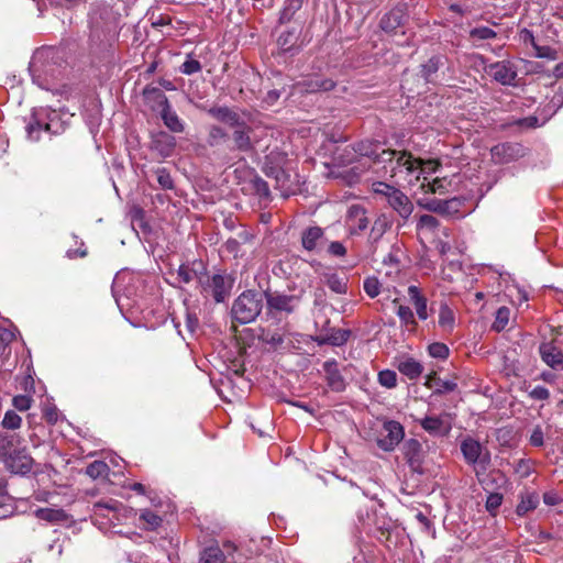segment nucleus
I'll return each mask as SVG.
<instances>
[{"mask_svg":"<svg viewBox=\"0 0 563 563\" xmlns=\"http://www.w3.org/2000/svg\"><path fill=\"white\" fill-rule=\"evenodd\" d=\"M380 163L390 177L401 176L408 184H413L417 172V158L410 152L396 150H382Z\"/></svg>","mask_w":563,"mask_h":563,"instance_id":"obj_1","label":"nucleus"},{"mask_svg":"<svg viewBox=\"0 0 563 563\" xmlns=\"http://www.w3.org/2000/svg\"><path fill=\"white\" fill-rule=\"evenodd\" d=\"M407 21L406 4H398L382 16L379 26L388 36L396 38L397 45L409 46L413 38V32H408L405 29Z\"/></svg>","mask_w":563,"mask_h":563,"instance_id":"obj_2","label":"nucleus"},{"mask_svg":"<svg viewBox=\"0 0 563 563\" xmlns=\"http://www.w3.org/2000/svg\"><path fill=\"white\" fill-rule=\"evenodd\" d=\"M263 308V295L254 290L243 291L233 302L232 316L242 323H250L256 319Z\"/></svg>","mask_w":563,"mask_h":563,"instance_id":"obj_3","label":"nucleus"},{"mask_svg":"<svg viewBox=\"0 0 563 563\" xmlns=\"http://www.w3.org/2000/svg\"><path fill=\"white\" fill-rule=\"evenodd\" d=\"M60 128V118L57 111L48 108L35 109L32 121L26 126L27 137L31 141H37L42 131L56 134Z\"/></svg>","mask_w":563,"mask_h":563,"instance_id":"obj_4","label":"nucleus"},{"mask_svg":"<svg viewBox=\"0 0 563 563\" xmlns=\"http://www.w3.org/2000/svg\"><path fill=\"white\" fill-rule=\"evenodd\" d=\"M461 452L465 462L472 465L477 477L485 474L489 463V452L475 439L467 437L461 442Z\"/></svg>","mask_w":563,"mask_h":563,"instance_id":"obj_5","label":"nucleus"},{"mask_svg":"<svg viewBox=\"0 0 563 563\" xmlns=\"http://www.w3.org/2000/svg\"><path fill=\"white\" fill-rule=\"evenodd\" d=\"M144 95L148 100L157 103L161 110V118L168 130L174 133H181L185 130L184 122L179 119L177 113L172 109L166 95L156 87L145 88Z\"/></svg>","mask_w":563,"mask_h":563,"instance_id":"obj_6","label":"nucleus"},{"mask_svg":"<svg viewBox=\"0 0 563 563\" xmlns=\"http://www.w3.org/2000/svg\"><path fill=\"white\" fill-rule=\"evenodd\" d=\"M418 206L430 212L441 216H455L460 212L463 201L460 198L438 199V198H420Z\"/></svg>","mask_w":563,"mask_h":563,"instance_id":"obj_7","label":"nucleus"},{"mask_svg":"<svg viewBox=\"0 0 563 563\" xmlns=\"http://www.w3.org/2000/svg\"><path fill=\"white\" fill-rule=\"evenodd\" d=\"M484 71L503 86H514L517 78V67L510 60L490 63L484 67Z\"/></svg>","mask_w":563,"mask_h":563,"instance_id":"obj_8","label":"nucleus"},{"mask_svg":"<svg viewBox=\"0 0 563 563\" xmlns=\"http://www.w3.org/2000/svg\"><path fill=\"white\" fill-rule=\"evenodd\" d=\"M264 296L269 310L287 314L292 313L301 300V295H286L278 291H265Z\"/></svg>","mask_w":563,"mask_h":563,"instance_id":"obj_9","label":"nucleus"},{"mask_svg":"<svg viewBox=\"0 0 563 563\" xmlns=\"http://www.w3.org/2000/svg\"><path fill=\"white\" fill-rule=\"evenodd\" d=\"M490 153L495 163L505 164L523 157L526 148L520 143H501L495 145Z\"/></svg>","mask_w":563,"mask_h":563,"instance_id":"obj_10","label":"nucleus"},{"mask_svg":"<svg viewBox=\"0 0 563 563\" xmlns=\"http://www.w3.org/2000/svg\"><path fill=\"white\" fill-rule=\"evenodd\" d=\"M231 287L232 284L228 277L216 274L202 285V292L205 296L213 297L217 302H221L229 295Z\"/></svg>","mask_w":563,"mask_h":563,"instance_id":"obj_11","label":"nucleus"},{"mask_svg":"<svg viewBox=\"0 0 563 563\" xmlns=\"http://www.w3.org/2000/svg\"><path fill=\"white\" fill-rule=\"evenodd\" d=\"M3 463L11 473L25 475L32 471L34 461L26 449H16Z\"/></svg>","mask_w":563,"mask_h":563,"instance_id":"obj_12","label":"nucleus"},{"mask_svg":"<svg viewBox=\"0 0 563 563\" xmlns=\"http://www.w3.org/2000/svg\"><path fill=\"white\" fill-rule=\"evenodd\" d=\"M386 435L378 440V445L385 451H391L404 439L402 426L397 421H388L384 424Z\"/></svg>","mask_w":563,"mask_h":563,"instance_id":"obj_13","label":"nucleus"},{"mask_svg":"<svg viewBox=\"0 0 563 563\" xmlns=\"http://www.w3.org/2000/svg\"><path fill=\"white\" fill-rule=\"evenodd\" d=\"M232 128L234 129L232 134L234 147L241 152H251L255 143L251 137L252 128L241 120L238 125Z\"/></svg>","mask_w":563,"mask_h":563,"instance_id":"obj_14","label":"nucleus"},{"mask_svg":"<svg viewBox=\"0 0 563 563\" xmlns=\"http://www.w3.org/2000/svg\"><path fill=\"white\" fill-rule=\"evenodd\" d=\"M346 223L351 234L364 231L368 225L365 208L360 205H352L347 210Z\"/></svg>","mask_w":563,"mask_h":563,"instance_id":"obj_15","label":"nucleus"},{"mask_svg":"<svg viewBox=\"0 0 563 563\" xmlns=\"http://www.w3.org/2000/svg\"><path fill=\"white\" fill-rule=\"evenodd\" d=\"M402 452L410 468L415 472L422 473V448L420 442L415 439L406 441Z\"/></svg>","mask_w":563,"mask_h":563,"instance_id":"obj_16","label":"nucleus"},{"mask_svg":"<svg viewBox=\"0 0 563 563\" xmlns=\"http://www.w3.org/2000/svg\"><path fill=\"white\" fill-rule=\"evenodd\" d=\"M323 371L328 386L333 391H342L345 388V380L340 373L339 364L335 360H328L323 363Z\"/></svg>","mask_w":563,"mask_h":563,"instance_id":"obj_17","label":"nucleus"},{"mask_svg":"<svg viewBox=\"0 0 563 563\" xmlns=\"http://www.w3.org/2000/svg\"><path fill=\"white\" fill-rule=\"evenodd\" d=\"M542 361L554 371H563V353L552 343H542L539 347Z\"/></svg>","mask_w":563,"mask_h":563,"instance_id":"obj_18","label":"nucleus"},{"mask_svg":"<svg viewBox=\"0 0 563 563\" xmlns=\"http://www.w3.org/2000/svg\"><path fill=\"white\" fill-rule=\"evenodd\" d=\"M388 206L405 221L410 218L415 209L410 198L400 189L391 197Z\"/></svg>","mask_w":563,"mask_h":563,"instance_id":"obj_19","label":"nucleus"},{"mask_svg":"<svg viewBox=\"0 0 563 563\" xmlns=\"http://www.w3.org/2000/svg\"><path fill=\"white\" fill-rule=\"evenodd\" d=\"M176 147V139L167 132L161 131L153 136L152 148L163 158L173 155Z\"/></svg>","mask_w":563,"mask_h":563,"instance_id":"obj_20","label":"nucleus"},{"mask_svg":"<svg viewBox=\"0 0 563 563\" xmlns=\"http://www.w3.org/2000/svg\"><path fill=\"white\" fill-rule=\"evenodd\" d=\"M452 180L448 177H435L430 179V177L424 176V180L420 184V189L424 194L432 195H446L451 191Z\"/></svg>","mask_w":563,"mask_h":563,"instance_id":"obj_21","label":"nucleus"},{"mask_svg":"<svg viewBox=\"0 0 563 563\" xmlns=\"http://www.w3.org/2000/svg\"><path fill=\"white\" fill-rule=\"evenodd\" d=\"M324 240V230L320 227H309L301 233V245L308 252L317 251Z\"/></svg>","mask_w":563,"mask_h":563,"instance_id":"obj_22","label":"nucleus"},{"mask_svg":"<svg viewBox=\"0 0 563 563\" xmlns=\"http://www.w3.org/2000/svg\"><path fill=\"white\" fill-rule=\"evenodd\" d=\"M408 296L410 302L413 305L417 316L420 320L424 321L429 317L428 312V299L422 295L420 288L416 285L408 287Z\"/></svg>","mask_w":563,"mask_h":563,"instance_id":"obj_23","label":"nucleus"},{"mask_svg":"<svg viewBox=\"0 0 563 563\" xmlns=\"http://www.w3.org/2000/svg\"><path fill=\"white\" fill-rule=\"evenodd\" d=\"M300 34L297 30H287L280 33L277 38L278 48L283 53H295L298 52L300 44Z\"/></svg>","mask_w":563,"mask_h":563,"instance_id":"obj_24","label":"nucleus"},{"mask_svg":"<svg viewBox=\"0 0 563 563\" xmlns=\"http://www.w3.org/2000/svg\"><path fill=\"white\" fill-rule=\"evenodd\" d=\"M519 499L520 500L516 507V514L519 517L527 516L529 512L534 510L540 503V496L537 492L525 490L520 493Z\"/></svg>","mask_w":563,"mask_h":563,"instance_id":"obj_25","label":"nucleus"},{"mask_svg":"<svg viewBox=\"0 0 563 563\" xmlns=\"http://www.w3.org/2000/svg\"><path fill=\"white\" fill-rule=\"evenodd\" d=\"M393 303L396 308V314L400 319L401 325L409 332H415L418 328V322L411 308L400 303L398 298H395Z\"/></svg>","mask_w":563,"mask_h":563,"instance_id":"obj_26","label":"nucleus"},{"mask_svg":"<svg viewBox=\"0 0 563 563\" xmlns=\"http://www.w3.org/2000/svg\"><path fill=\"white\" fill-rule=\"evenodd\" d=\"M420 426L430 434L446 435L451 429V424L439 417L428 416L420 420Z\"/></svg>","mask_w":563,"mask_h":563,"instance_id":"obj_27","label":"nucleus"},{"mask_svg":"<svg viewBox=\"0 0 563 563\" xmlns=\"http://www.w3.org/2000/svg\"><path fill=\"white\" fill-rule=\"evenodd\" d=\"M354 152L360 156L372 158L375 163H380V146L378 142L361 141L355 144Z\"/></svg>","mask_w":563,"mask_h":563,"instance_id":"obj_28","label":"nucleus"},{"mask_svg":"<svg viewBox=\"0 0 563 563\" xmlns=\"http://www.w3.org/2000/svg\"><path fill=\"white\" fill-rule=\"evenodd\" d=\"M208 113L229 126L238 125L241 120L240 115L228 107H213L208 109Z\"/></svg>","mask_w":563,"mask_h":563,"instance_id":"obj_29","label":"nucleus"},{"mask_svg":"<svg viewBox=\"0 0 563 563\" xmlns=\"http://www.w3.org/2000/svg\"><path fill=\"white\" fill-rule=\"evenodd\" d=\"M418 168L416 174L413 175V181H422L424 180V176L429 177L432 174H435L441 167V163L439 159H421L417 158Z\"/></svg>","mask_w":563,"mask_h":563,"instance_id":"obj_30","label":"nucleus"},{"mask_svg":"<svg viewBox=\"0 0 563 563\" xmlns=\"http://www.w3.org/2000/svg\"><path fill=\"white\" fill-rule=\"evenodd\" d=\"M20 443V438L13 434H0V461L5 462L16 449L15 445Z\"/></svg>","mask_w":563,"mask_h":563,"instance_id":"obj_31","label":"nucleus"},{"mask_svg":"<svg viewBox=\"0 0 563 563\" xmlns=\"http://www.w3.org/2000/svg\"><path fill=\"white\" fill-rule=\"evenodd\" d=\"M398 371L409 379H416L422 374L423 366L415 358H407L399 363Z\"/></svg>","mask_w":563,"mask_h":563,"instance_id":"obj_32","label":"nucleus"},{"mask_svg":"<svg viewBox=\"0 0 563 563\" xmlns=\"http://www.w3.org/2000/svg\"><path fill=\"white\" fill-rule=\"evenodd\" d=\"M327 286L335 294H346L347 291V279L338 274H327L324 276Z\"/></svg>","mask_w":563,"mask_h":563,"instance_id":"obj_33","label":"nucleus"},{"mask_svg":"<svg viewBox=\"0 0 563 563\" xmlns=\"http://www.w3.org/2000/svg\"><path fill=\"white\" fill-rule=\"evenodd\" d=\"M372 190L375 195L388 203L391 200V197L395 196V194L399 190V188L385 181H375L372 185Z\"/></svg>","mask_w":563,"mask_h":563,"instance_id":"obj_34","label":"nucleus"},{"mask_svg":"<svg viewBox=\"0 0 563 563\" xmlns=\"http://www.w3.org/2000/svg\"><path fill=\"white\" fill-rule=\"evenodd\" d=\"M439 325L445 331H452L455 322L453 310L448 305H441L439 310Z\"/></svg>","mask_w":563,"mask_h":563,"instance_id":"obj_35","label":"nucleus"},{"mask_svg":"<svg viewBox=\"0 0 563 563\" xmlns=\"http://www.w3.org/2000/svg\"><path fill=\"white\" fill-rule=\"evenodd\" d=\"M301 5V0H285L284 8L279 14V23H288L295 13L300 10Z\"/></svg>","mask_w":563,"mask_h":563,"instance_id":"obj_36","label":"nucleus"},{"mask_svg":"<svg viewBox=\"0 0 563 563\" xmlns=\"http://www.w3.org/2000/svg\"><path fill=\"white\" fill-rule=\"evenodd\" d=\"M426 386L429 388L435 387L434 393L437 394L453 391L457 387L456 383L451 380H442L440 378H437L435 376H429Z\"/></svg>","mask_w":563,"mask_h":563,"instance_id":"obj_37","label":"nucleus"},{"mask_svg":"<svg viewBox=\"0 0 563 563\" xmlns=\"http://www.w3.org/2000/svg\"><path fill=\"white\" fill-rule=\"evenodd\" d=\"M439 224V220L431 214H422L417 221L416 229L418 232L433 233Z\"/></svg>","mask_w":563,"mask_h":563,"instance_id":"obj_38","label":"nucleus"},{"mask_svg":"<svg viewBox=\"0 0 563 563\" xmlns=\"http://www.w3.org/2000/svg\"><path fill=\"white\" fill-rule=\"evenodd\" d=\"M496 36L497 33L488 26H477L470 31V38L473 41V43L494 40Z\"/></svg>","mask_w":563,"mask_h":563,"instance_id":"obj_39","label":"nucleus"},{"mask_svg":"<svg viewBox=\"0 0 563 563\" xmlns=\"http://www.w3.org/2000/svg\"><path fill=\"white\" fill-rule=\"evenodd\" d=\"M140 520L143 522L144 528L155 530L162 525V517L150 509H145L140 515Z\"/></svg>","mask_w":563,"mask_h":563,"instance_id":"obj_40","label":"nucleus"},{"mask_svg":"<svg viewBox=\"0 0 563 563\" xmlns=\"http://www.w3.org/2000/svg\"><path fill=\"white\" fill-rule=\"evenodd\" d=\"M38 519L48 522H57L64 519L65 514L60 509L40 508L35 511Z\"/></svg>","mask_w":563,"mask_h":563,"instance_id":"obj_41","label":"nucleus"},{"mask_svg":"<svg viewBox=\"0 0 563 563\" xmlns=\"http://www.w3.org/2000/svg\"><path fill=\"white\" fill-rule=\"evenodd\" d=\"M108 473L109 466L103 461H93L86 468V474L93 479L107 476Z\"/></svg>","mask_w":563,"mask_h":563,"instance_id":"obj_42","label":"nucleus"},{"mask_svg":"<svg viewBox=\"0 0 563 563\" xmlns=\"http://www.w3.org/2000/svg\"><path fill=\"white\" fill-rule=\"evenodd\" d=\"M441 66V57L432 56L427 60L426 64L421 66V75L427 80L430 81L431 76L434 75Z\"/></svg>","mask_w":563,"mask_h":563,"instance_id":"obj_43","label":"nucleus"},{"mask_svg":"<svg viewBox=\"0 0 563 563\" xmlns=\"http://www.w3.org/2000/svg\"><path fill=\"white\" fill-rule=\"evenodd\" d=\"M509 318H510V310L509 308L507 307H500L497 311H496V317H495V321L493 323V329L496 330V331H503L508 322H509Z\"/></svg>","mask_w":563,"mask_h":563,"instance_id":"obj_44","label":"nucleus"},{"mask_svg":"<svg viewBox=\"0 0 563 563\" xmlns=\"http://www.w3.org/2000/svg\"><path fill=\"white\" fill-rule=\"evenodd\" d=\"M22 424V418L13 410H8L1 421V426L8 430H16Z\"/></svg>","mask_w":563,"mask_h":563,"instance_id":"obj_45","label":"nucleus"},{"mask_svg":"<svg viewBox=\"0 0 563 563\" xmlns=\"http://www.w3.org/2000/svg\"><path fill=\"white\" fill-rule=\"evenodd\" d=\"M349 336H350L349 330L338 329V330L332 331L331 334H329L324 339V342L329 343L331 345L339 346V345L344 344L349 340Z\"/></svg>","mask_w":563,"mask_h":563,"instance_id":"obj_46","label":"nucleus"},{"mask_svg":"<svg viewBox=\"0 0 563 563\" xmlns=\"http://www.w3.org/2000/svg\"><path fill=\"white\" fill-rule=\"evenodd\" d=\"M228 137L224 129L218 125H212L209 129L208 143L210 146H217Z\"/></svg>","mask_w":563,"mask_h":563,"instance_id":"obj_47","label":"nucleus"},{"mask_svg":"<svg viewBox=\"0 0 563 563\" xmlns=\"http://www.w3.org/2000/svg\"><path fill=\"white\" fill-rule=\"evenodd\" d=\"M177 275H178V279L181 283L189 284L190 282H192L195 278L198 277V272L190 265L183 264L179 266V268L177 271Z\"/></svg>","mask_w":563,"mask_h":563,"instance_id":"obj_48","label":"nucleus"},{"mask_svg":"<svg viewBox=\"0 0 563 563\" xmlns=\"http://www.w3.org/2000/svg\"><path fill=\"white\" fill-rule=\"evenodd\" d=\"M428 352L434 358L445 360L449 356L450 350L442 342H433L428 346Z\"/></svg>","mask_w":563,"mask_h":563,"instance_id":"obj_49","label":"nucleus"},{"mask_svg":"<svg viewBox=\"0 0 563 563\" xmlns=\"http://www.w3.org/2000/svg\"><path fill=\"white\" fill-rule=\"evenodd\" d=\"M378 383L386 388H394L397 385V374L390 369H384L378 373Z\"/></svg>","mask_w":563,"mask_h":563,"instance_id":"obj_50","label":"nucleus"},{"mask_svg":"<svg viewBox=\"0 0 563 563\" xmlns=\"http://www.w3.org/2000/svg\"><path fill=\"white\" fill-rule=\"evenodd\" d=\"M157 183L159 184L162 189H173L174 188V181L169 174V172L164 168L159 167L155 170Z\"/></svg>","mask_w":563,"mask_h":563,"instance_id":"obj_51","label":"nucleus"},{"mask_svg":"<svg viewBox=\"0 0 563 563\" xmlns=\"http://www.w3.org/2000/svg\"><path fill=\"white\" fill-rule=\"evenodd\" d=\"M334 86H335V84L331 79H319L318 78V79L311 80L309 82L307 90L311 91V92L319 91V90L329 91V90L333 89Z\"/></svg>","mask_w":563,"mask_h":563,"instance_id":"obj_52","label":"nucleus"},{"mask_svg":"<svg viewBox=\"0 0 563 563\" xmlns=\"http://www.w3.org/2000/svg\"><path fill=\"white\" fill-rule=\"evenodd\" d=\"M364 291L371 297L375 298L380 292V283L376 277H367L364 280Z\"/></svg>","mask_w":563,"mask_h":563,"instance_id":"obj_53","label":"nucleus"},{"mask_svg":"<svg viewBox=\"0 0 563 563\" xmlns=\"http://www.w3.org/2000/svg\"><path fill=\"white\" fill-rule=\"evenodd\" d=\"M33 398L27 395H16L12 398L13 407L19 411H26L31 408Z\"/></svg>","mask_w":563,"mask_h":563,"instance_id":"obj_54","label":"nucleus"},{"mask_svg":"<svg viewBox=\"0 0 563 563\" xmlns=\"http://www.w3.org/2000/svg\"><path fill=\"white\" fill-rule=\"evenodd\" d=\"M43 418L48 424H55L58 421L59 412L56 406L54 405H45L42 410Z\"/></svg>","mask_w":563,"mask_h":563,"instance_id":"obj_55","label":"nucleus"},{"mask_svg":"<svg viewBox=\"0 0 563 563\" xmlns=\"http://www.w3.org/2000/svg\"><path fill=\"white\" fill-rule=\"evenodd\" d=\"M180 70L185 75H192L201 70V64L199 60L188 58L183 63Z\"/></svg>","mask_w":563,"mask_h":563,"instance_id":"obj_56","label":"nucleus"},{"mask_svg":"<svg viewBox=\"0 0 563 563\" xmlns=\"http://www.w3.org/2000/svg\"><path fill=\"white\" fill-rule=\"evenodd\" d=\"M503 503V495L498 493L489 494L486 500V509L490 514H494Z\"/></svg>","mask_w":563,"mask_h":563,"instance_id":"obj_57","label":"nucleus"},{"mask_svg":"<svg viewBox=\"0 0 563 563\" xmlns=\"http://www.w3.org/2000/svg\"><path fill=\"white\" fill-rule=\"evenodd\" d=\"M346 252V247L339 241H333L328 246V253L335 257H344Z\"/></svg>","mask_w":563,"mask_h":563,"instance_id":"obj_58","label":"nucleus"},{"mask_svg":"<svg viewBox=\"0 0 563 563\" xmlns=\"http://www.w3.org/2000/svg\"><path fill=\"white\" fill-rule=\"evenodd\" d=\"M253 187L260 196H262V197L269 196V187L264 179L256 176L253 179Z\"/></svg>","mask_w":563,"mask_h":563,"instance_id":"obj_59","label":"nucleus"},{"mask_svg":"<svg viewBox=\"0 0 563 563\" xmlns=\"http://www.w3.org/2000/svg\"><path fill=\"white\" fill-rule=\"evenodd\" d=\"M529 395L536 400H547L550 397L549 390L543 386L534 387Z\"/></svg>","mask_w":563,"mask_h":563,"instance_id":"obj_60","label":"nucleus"},{"mask_svg":"<svg viewBox=\"0 0 563 563\" xmlns=\"http://www.w3.org/2000/svg\"><path fill=\"white\" fill-rule=\"evenodd\" d=\"M530 443H531V445H533V446H538V448H540V446H542V445H543V443H544V438H543V432H542V430H541V428H540V427H537V428L532 431V433H531V435H530Z\"/></svg>","mask_w":563,"mask_h":563,"instance_id":"obj_61","label":"nucleus"},{"mask_svg":"<svg viewBox=\"0 0 563 563\" xmlns=\"http://www.w3.org/2000/svg\"><path fill=\"white\" fill-rule=\"evenodd\" d=\"M119 503L115 500H111L110 503H97L95 505V512L100 514L103 509L115 511L118 509Z\"/></svg>","mask_w":563,"mask_h":563,"instance_id":"obj_62","label":"nucleus"},{"mask_svg":"<svg viewBox=\"0 0 563 563\" xmlns=\"http://www.w3.org/2000/svg\"><path fill=\"white\" fill-rule=\"evenodd\" d=\"M538 57H545L549 59H555L556 54L555 51L550 47H536Z\"/></svg>","mask_w":563,"mask_h":563,"instance_id":"obj_63","label":"nucleus"},{"mask_svg":"<svg viewBox=\"0 0 563 563\" xmlns=\"http://www.w3.org/2000/svg\"><path fill=\"white\" fill-rule=\"evenodd\" d=\"M261 338L263 339V341H265V342H267L269 344L277 345V344L283 343V338L278 333H274L272 335H269V333H263L261 335Z\"/></svg>","mask_w":563,"mask_h":563,"instance_id":"obj_64","label":"nucleus"}]
</instances>
